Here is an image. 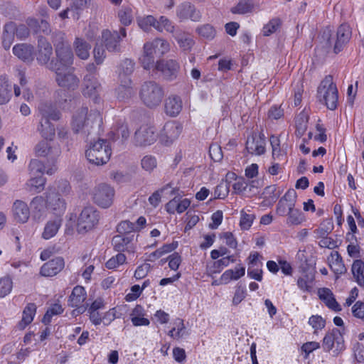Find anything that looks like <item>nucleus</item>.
Returning a JSON list of instances; mask_svg holds the SVG:
<instances>
[{"label": "nucleus", "mask_w": 364, "mask_h": 364, "mask_svg": "<svg viewBox=\"0 0 364 364\" xmlns=\"http://www.w3.org/2000/svg\"><path fill=\"white\" fill-rule=\"evenodd\" d=\"M102 124V117L99 111L89 110L87 107L77 109L72 117L71 126L75 133H81L85 136L98 134Z\"/></svg>", "instance_id": "1"}, {"label": "nucleus", "mask_w": 364, "mask_h": 364, "mask_svg": "<svg viewBox=\"0 0 364 364\" xmlns=\"http://www.w3.org/2000/svg\"><path fill=\"white\" fill-rule=\"evenodd\" d=\"M53 45L55 51V60H52L48 65V68L50 70V66L55 64L60 69H70L73 63V53L70 45L66 39L65 35L63 33H55L53 36Z\"/></svg>", "instance_id": "2"}, {"label": "nucleus", "mask_w": 364, "mask_h": 364, "mask_svg": "<svg viewBox=\"0 0 364 364\" xmlns=\"http://www.w3.org/2000/svg\"><path fill=\"white\" fill-rule=\"evenodd\" d=\"M70 186L67 181H62L58 186V190L55 187H49L44 193L46 209L53 213L55 216H60L64 214L66 209V202L59 191L63 194H68L70 192Z\"/></svg>", "instance_id": "3"}, {"label": "nucleus", "mask_w": 364, "mask_h": 364, "mask_svg": "<svg viewBox=\"0 0 364 364\" xmlns=\"http://www.w3.org/2000/svg\"><path fill=\"white\" fill-rule=\"evenodd\" d=\"M317 97L331 110H335L338 103V92L333 77L327 75L321 82L317 90Z\"/></svg>", "instance_id": "4"}, {"label": "nucleus", "mask_w": 364, "mask_h": 364, "mask_svg": "<svg viewBox=\"0 0 364 364\" xmlns=\"http://www.w3.org/2000/svg\"><path fill=\"white\" fill-rule=\"evenodd\" d=\"M164 96L163 87L155 81H146L141 86L139 97L142 103L150 109L158 107Z\"/></svg>", "instance_id": "5"}, {"label": "nucleus", "mask_w": 364, "mask_h": 364, "mask_svg": "<svg viewBox=\"0 0 364 364\" xmlns=\"http://www.w3.org/2000/svg\"><path fill=\"white\" fill-rule=\"evenodd\" d=\"M112 154L109 142L105 139H99L90 143L85 151V156L89 162L96 166H102L107 163Z\"/></svg>", "instance_id": "6"}, {"label": "nucleus", "mask_w": 364, "mask_h": 364, "mask_svg": "<svg viewBox=\"0 0 364 364\" xmlns=\"http://www.w3.org/2000/svg\"><path fill=\"white\" fill-rule=\"evenodd\" d=\"M100 215L92 206L84 208L77 219V230L79 233H85L92 230L98 223Z\"/></svg>", "instance_id": "7"}, {"label": "nucleus", "mask_w": 364, "mask_h": 364, "mask_svg": "<svg viewBox=\"0 0 364 364\" xmlns=\"http://www.w3.org/2000/svg\"><path fill=\"white\" fill-rule=\"evenodd\" d=\"M159 134L154 126L145 124L141 125L134 132L133 143L136 146H146L154 144Z\"/></svg>", "instance_id": "8"}, {"label": "nucleus", "mask_w": 364, "mask_h": 364, "mask_svg": "<svg viewBox=\"0 0 364 364\" xmlns=\"http://www.w3.org/2000/svg\"><path fill=\"white\" fill-rule=\"evenodd\" d=\"M50 70L55 73V80L60 87L69 90H75L79 85V79L73 73V68L60 69L55 64L50 66Z\"/></svg>", "instance_id": "9"}, {"label": "nucleus", "mask_w": 364, "mask_h": 364, "mask_svg": "<svg viewBox=\"0 0 364 364\" xmlns=\"http://www.w3.org/2000/svg\"><path fill=\"white\" fill-rule=\"evenodd\" d=\"M114 194L113 187L106 183H101L94 188L92 199L97 205L107 208L112 204Z\"/></svg>", "instance_id": "10"}, {"label": "nucleus", "mask_w": 364, "mask_h": 364, "mask_svg": "<svg viewBox=\"0 0 364 364\" xmlns=\"http://www.w3.org/2000/svg\"><path fill=\"white\" fill-rule=\"evenodd\" d=\"M126 36L127 31L124 27H121L119 31L104 30L102 33V41L108 51L119 52L120 41Z\"/></svg>", "instance_id": "11"}, {"label": "nucleus", "mask_w": 364, "mask_h": 364, "mask_svg": "<svg viewBox=\"0 0 364 364\" xmlns=\"http://www.w3.org/2000/svg\"><path fill=\"white\" fill-rule=\"evenodd\" d=\"M35 153L40 157H46L51 161H54L61 154V149L57 143L53 140H42L35 146Z\"/></svg>", "instance_id": "12"}, {"label": "nucleus", "mask_w": 364, "mask_h": 364, "mask_svg": "<svg viewBox=\"0 0 364 364\" xmlns=\"http://www.w3.org/2000/svg\"><path fill=\"white\" fill-rule=\"evenodd\" d=\"M182 129V124L178 122H166L159 135L160 141L165 145L171 144L178 138Z\"/></svg>", "instance_id": "13"}, {"label": "nucleus", "mask_w": 364, "mask_h": 364, "mask_svg": "<svg viewBox=\"0 0 364 364\" xmlns=\"http://www.w3.org/2000/svg\"><path fill=\"white\" fill-rule=\"evenodd\" d=\"M155 68L165 80L172 81L177 77L180 65L173 59H162L156 62Z\"/></svg>", "instance_id": "14"}, {"label": "nucleus", "mask_w": 364, "mask_h": 364, "mask_svg": "<svg viewBox=\"0 0 364 364\" xmlns=\"http://www.w3.org/2000/svg\"><path fill=\"white\" fill-rule=\"evenodd\" d=\"M102 87L94 75L87 74L83 79L82 93L85 97L91 98L95 103L100 102V92Z\"/></svg>", "instance_id": "15"}, {"label": "nucleus", "mask_w": 364, "mask_h": 364, "mask_svg": "<svg viewBox=\"0 0 364 364\" xmlns=\"http://www.w3.org/2000/svg\"><path fill=\"white\" fill-rule=\"evenodd\" d=\"M176 16L179 18L180 21L191 20L194 22H198L202 18V14L193 4L186 1L177 6Z\"/></svg>", "instance_id": "16"}, {"label": "nucleus", "mask_w": 364, "mask_h": 364, "mask_svg": "<svg viewBox=\"0 0 364 364\" xmlns=\"http://www.w3.org/2000/svg\"><path fill=\"white\" fill-rule=\"evenodd\" d=\"M336 343L337 353L345 348L344 341L339 329L333 328L326 334L323 340V347L326 351H330Z\"/></svg>", "instance_id": "17"}, {"label": "nucleus", "mask_w": 364, "mask_h": 364, "mask_svg": "<svg viewBox=\"0 0 364 364\" xmlns=\"http://www.w3.org/2000/svg\"><path fill=\"white\" fill-rule=\"evenodd\" d=\"M133 240L134 235H124L119 234L112 237V244L114 249L119 253H122V252L133 253L134 252Z\"/></svg>", "instance_id": "18"}, {"label": "nucleus", "mask_w": 364, "mask_h": 364, "mask_svg": "<svg viewBox=\"0 0 364 364\" xmlns=\"http://www.w3.org/2000/svg\"><path fill=\"white\" fill-rule=\"evenodd\" d=\"M64 267V259L61 257H57L45 263L41 267L40 272L42 276L53 277L61 272Z\"/></svg>", "instance_id": "19"}, {"label": "nucleus", "mask_w": 364, "mask_h": 364, "mask_svg": "<svg viewBox=\"0 0 364 364\" xmlns=\"http://www.w3.org/2000/svg\"><path fill=\"white\" fill-rule=\"evenodd\" d=\"M265 140L263 136L253 134L248 136L246 141V149L251 154L261 155L265 151Z\"/></svg>", "instance_id": "20"}, {"label": "nucleus", "mask_w": 364, "mask_h": 364, "mask_svg": "<svg viewBox=\"0 0 364 364\" xmlns=\"http://www.w3.org/2000/svg\"><path fill=\"white\" fill-rule=\"evenodd\" d=\"M12 213L15 220L18 223H25L30 218V208L26 203L21 200L14 202Z\"/></svg>", "instance_id": "21"}, {"label": "nucleus", "mask_w": 364, "mask_h": 364, "mask_svg": "<svg viewBox=\"0 0 364 364\" xmlns=\"http://www.w3.org/2000/svg\"><path fill=\"white\" fill-rule=\"evenodd\" d=\"M38 54L37 60L41 65H48L50 63L49 60L53 53V48L48 41L42 37H38Z\"/></svg>", "instance_id": "22"}, {"label": "nucleus", "mask_w": 364, "mask_h": 364, "mask_svg": "<svg viewBox=\"0 0 364 364\" xmlns=\"http://www.w3.org/2000/svg\"><path fill=\"white\" fill-rule=\"evenodd\" d=\"M182 107L181 98L178 95H171L165 100L164 111L169 117H174L178 115L182 110Z\"/></svg>", "instance_id": "23"}, {"label": "nucleus", "mask_w": 364, "mask_h": 364, "mask_svg": "<svg viewBox=\"0 0 364 364\" xmlns=\"http://www.w3.org/2000/svg\"><path fill=\"white\" fill-rule=\"evenodd\" d=\"M351 28L347 23L341 24L337 30V38L334 45V53H338L351 38Z\"/></svg>", "instance_id": "24"}, {"label": "nucleus", "mask_w": 364, "mask_h": 364, "mask_svg": "<svg viewBox=\"0 0 364 364\" xmlns=\"http://www.w3.org/2000/svg\"><path fill=\"white\" fill-rule=\"evenodd\" d=\"M38 109L41 116V120L52 119L57 121L60 117L59 110L50 102H41L38 107Z\"/></svg>", "instance_id": "25"}, {"label": "nucleus", "mask_w": 364, "mask_h": 364, "mask_svg": "<svg viewBox=\"0 0 364 364\" xmlns=\"http://www.w3.org/2000/svg\"><path fill=\"white\" fill-rule=\"evenodd\" d=\"M62 223L63 218L60 216H55L53 219L49 220L45 225L42 237L49 240L54 237L58 232Z\"/></svg>", "instance_id": "26"}, {"label": "nucleus", "mask_w": 364, "mask_h": 364, "mask_svg": "<svg viewBox=\"0 0 364 364\" xmlns=\"http://www.w3.org/2000/svg\"><path fill=\"white\" fill-rule=\"evenodd\" d=\"M318 297L331 309L340 311L341 308L336 301L333 292L328 288H321L318 291Z\"/></svg>", "instance_id": "27"}, {"label": "nucleus", "mask_w": 364, "mask_h": 364, "mask_svg": "<svg viewBox=\"0 0 364 364\" xmlns=\"http://www.w3.org/2000/svg\"><path fill=\"white\" fill-rule=\"evenodd\" d=\"M173 37L176 39L180 48L183 50H191L194 45V41L191 34L179 28L176 30L173 34Z\"/></svg>", "instance_id": "28"}, {"label": "nucleus", "mask_w": 364, "mask_h": 364, "mask_svg": "<svg viewBox=\"0 0 364 364\" xmlns=\"http://www.w3.org/2000/svg\"><path fill=\"white\" fill-rule=\"evenodd\" d=\"M328 265L336 274H342L346 272L342 257L338 252H332L328 257Z\"/></svg>", "instance_id": "29"}, {"label": "nucleus", "mask_w": 364, "mask_h": 364, "mask_svg": "<svg viewBox=\"0 0 364 364\" xmlns=\"http://www.w3.org/2000/svg\"><path fill=\"white\" fill-rule=\"evenodd\" d=\"M131 82L132 81L129 78L121 80V84L116 90L118 100L124 101L133 96L134 90L131 87Z\"/></svg>", "instance_id": "30"}, {"label": "nucleus", "mask_w": 364, "mask_h": 364, "mask_svg": "<svg viewBox=\"0 0 364 364\" xmlns=\"http://www.w3.org/2000/svg\"><path fill=\"white\" fill-rule=\"evenodd\" d=\"M73 46L76 55L82 60H87L90 56L91 46L82 38H76Z\"/></svg>", "instance_id": "31"}, {"label": "nucleus", "mask_w": 364, "mask_h": 364, "mask_svg": "<svg viewBox=\"0 0 364 364\" xmlns=\"http://www.w3.org/2000/svg\"><path fill=\"white\" fill-rule=\"evenodd\" d=\"M37 130L39 132L41 136L46 140L52 141L55 134L54 125L48 119H41Z\"/></svg>", "instance_id": "32"}, {"label": "nucleus", "mask_w": 364, "mask_h": 364, "mask_svg": "<svg viewBox=\"0 0 364 364\" xmlns=\"http://www.w3.org/2000/svg\"><path fill=\"white\" fill-rule=\"evenodd\" d=\"M11 97V85L6 75L0 76V105H6Z\"/></svg>", "instance_id": "33"}, {"label": "nucleus", "mask_w": 364, "mask_h": 364, "mask_svg": "<svg viewBox=\"0 0 364 364\" xmlns=\"http://www.w3.org/2000/svg\"><path fill=\"white\" fill-rule=\"evenodd\" d=\"M16 31V25L9 22L4 26L2 36V45L6 50H9L14 41Z\"/></svg>", "instance_id": "34"}, {"label": "nucleus", "mask_w": 364, "mask_h": 364, "mask_svg": "<svg viewBox=\"0 0 364 364\" xmlns=\"http://www.w3.org/2000/svg\"><path fill=\"white\" fill-rule=\"evenodd\" d=\"M86 299V291L84 287L76 286L73 288L68 299L70 306H77L84 302Z\"/></svg>", "instance_id": "35"}, {"label": "nucleus", "mask_w": 364, "mask_h": 364, "mask_svg": "<svg viewBox=\"0 0 364 364\" xmlns=\"http://www.w3.org/2000/svg\"><path fill=\"white\" fill-rule=\"evenodd\" d=\"M36 311V306L33 303L27 304L23 309L22 319L18 324L19 329H24L33 321Z\"/></svg>", "instance_id": "36"}, {"label": "nucleus", "mask_w": 364, "mask_h": 364, "mask_svg": "<svg viewBox=\"0 0 364 364\" xmlns=\"http://www.w3.org/2000/svg\"><path fill=\"white\" fill-rule=\"evenodd\" d=\"M296 200V192L292 188L289 189L284 196L279 200L277 207V213L282 216L285 215L286 207L284 205V202H291V203H295Z\"/></svg>", "instance_id": "37"}, {"label": "nucleus", "mask_w": 364, "mask_h": 364, "mask_svg": "<svg viewBox=\"0 0 364 364\" xmlns=\"http://www.w3.org/2000/svg\"><path fill=\"white\" fill-rule=\"evenodd\" d=\"M46 183V178L42 176H33L26 183V187L29 191L40 193L44 189Z\"/></svg>", "instance_id": "38"}, {"label": "nucleus", "mask_w": 364, "mask_h": 364, "mask_svg": "<svg viewBox=\"0 0 364 364\" xmlns=\"http://www.w3.org/2000/svg\"><path fill=\"white\" fill-rule=\"evenodd\" d=\"M27 23L29 28L36 33L43 32L45 34H49L51 31L49 23L45 20L38 22L36 19L30 18L28 19Z\"/></svg>", "instance_id": "39"}, {"label": "nucleus", "mask_w": 364, "mask_h": 364, "mask_svg": "<svg viewBox=\"0 0 364 364\" xmlns=\"http://www.w3.org/2000/svg\"><path fill=\"white\" fill-rule=\"evenodd\" d=\"M136 21L138 26L144 31H150L151 27L161 30L159 26H156V24H159L158 21L153 16L149 15L144 17H137Z\"/></svg>", "instance_id": "40"}, {"label": "nucleus", "mask_w": 364, "mask_h": 364, "mask_svg": "<svg viewBox=\"0 0 364 364\" xmlns=\"http://www.w3.org/2000/svg\"><path fill=\"white\" fill-rule=\"evenodd\" d=\"M254 4L250 1H241L231 9L232 14H246L252 12Z\"/></svg>", "instance_id": "41"}, {"label": "nucleus", "mask_w": 364, "mask_h": 364, "mask_svg": "<svg viewBox=\"0 0 364 364\" xmlns=\"http://www.w3.org/2000/svg\"><path fill=\"white\" fill-rule=\"evenodd\" d=\"M118 17L124 26H129L133 20V10L130 6H122L118 12Z\"/></svg>", "instance_id": "42"}, {"label": "nucleus", "mask_w": 364, "mask_h": 364, "mask_svg": "<svg viewBox=\"0 0 364 364\" xmlns=\"http://www.w3.org/2000/svg\"><path fill=\"white\" fill-rule=\"evenodd\" d=\"M30 205L35 216L38 214L40 215L46 208L44 195L34 197L31 201Z\"/></svg>", "instance_id": "43"}, {"label": "nucleus", "mask_w": 364, "mask_h": 364, "mask_svg": "<svg viewBox=\"0 0 364 364\" xmlns=\"http://www.w3.org/2000/svg\"><path fill=\"white\" fill-rule=\"evenodd\" d=\"M13 53L23 60H29L31 57V50L30 48L25 44L16 45L13 48Z\"/></svg>", "instance_id": "44"}, {"label": "nucleus", "mask_w": 364, "mask_h": 364, "mask_svg": "<svg viewBox=\"0 0 364 364\" xmlns=\"http://www.w3.org/2000/svg\"><path fill=\"white\" fill-rule=\"evenodd\" d=\"M308 117L304 113H301L296 118V133L298 136H302L307 129Z\"/></svg>", "instance_id": "45"}, {"label": "nucleus", "mask_w": 364, "mask_h": 364, "mask_svg": "<svg viewBox=\"0 0 364 364\" xmlns=\"http://www.w3.org/2000/svg\"><path fill=\"white\" fill-rule=\"evenodd\" d=\"M287 215V223L290 225H299L304 220V215L299 209L294 208L288 211Z\"/></svg>", "instance_id": "46"}, {"label": "nucleus", "mask_w": 364, "mask_h": 364, "mask_svg": "<svg viewBox=\"0 0 364 364\" xmlns=\"http://www.w3.org/2000/svg\"><path fill=\"white\" fill-rule=\"evenodd\" d=\"M13 282L9 277L0 278V297H4L11 293Z\"/></svg>", "instance_id": "47"}, {"label": "nucleus", "mask_w": 364, "mask_h": 364, "mask_svg": "<svg viewBox=\"0 0 364 364\" xmlns=\"http://www.w3.org/2000/svg\"><path fill=\"white\" fill-rule=\"evenodd\" d=\"M281 20L278 18H272L269 22L263 27V35L269 36L275 33L281 26Z\"/></svg>", "instance_id": "48"}, {"label": "nucleus", "mask_w": 364, "mask_h": 364, "mask_svg": "<svg viewBox=\"0 0 364 364\" xmlns=\"http://www.w3.org/2000/svg\"><path fill=\"white\" fill-rule=\"evenodd\" d=\"M127 259L126 256L123 253H118L117 255L111 257L105 264V266L109 269L117 268L119 265L125 263Z\"/></svg>", "instance_id": "49"}, {"label": "nucleus", "mask_w": 364, "mask_h": 364, "mask_svg": "<svg viewBox=\"0 0 364 364\" xmlns=\"http://www.w3.org/2000/svg\"><path fill=\"white\" fill-rule=\"evenodd\" d=\"M134 70V63L130 59H125L119 66V76L123 75L125 78L130 75Z\"/></svg>", "instance_id": "50"}, {"label": "nucleus", "mask_w": 364, "mask_h": 364, "mask_svg": "<svg viewBox=\"0 0 364 364\" xmlns=\"http://www.w3.org/2000/svg\"><path fill=\"white\" fill-rule=\"evenodd\" d=\"M196 31L203 38L213 39L216 34V31L210 24H204L197 28Z\"/></svg>", "instance_id": "51"}, {"label": "nucleus", "mask_w": 364, "mask_h": 364, "mask_svg": "<svg viewBox=\"0 0 364 364\" xmlns=\"http://www.w3.org/2000/svg\"><path fill=\"white\" fill-rule=\"evenodd\" d=\"M135 230H137V227L129 220L122 221L117 227V231L119 234L124 235H128L127 234Z\"/></svg>", "instance_id": "52"}, {"label": "nucleus", "mask_w": 364, "mask_h": 364, "mask_svg": "<svg viewBox=\"0 0 364 364\" xmlns=\"http://www.w3.org/2000/svg\"><path fill=\"white\" fill-rule=\"evenodd\" d=\"M156 54L164 55L170 50V44L164 39L156 38L153 41Z\"/></svg>", "instance_id": "53"}, {"label": "nucleus", "mask_w": 364, "mask_h": 364, "mask_svg": "<svg viewBox=\"0 0 364 364\" xmlns=\"http://www.w3.org/2000/svg\"><path fill=\"white\" fill-rule=\"evenodd\" d=\"M28 168L32 176L42 174L45 171V166L42 161L38 159H32L30 161Z\"/></svg>", "instance_id": "54"}, {"label": "nucleus", "mask_w": 364, "mask_h": 364, "mask_svg": "<svg viewBox=\"0 0 364 364\" xmlns=\"http://www.w3.org/2000/svg\"><path fill=\"white\" fill-rule=\"evenodd\" d=\"M255 216L252 214H247L244 210L241 211V218L240 225L242 230H248L251 227Z\"/></svg>", "instance_id": "55"}, {"label": "nucleus", "mask_w": 364, "mask_h": 364, "mask_svg": "<svg viewBox=\"0 0 364 364\" xmlns=\"http://www.w3.org/2000/svg\"><path fill=\"white\" fill-rule=\"evenodd\" d=\"M90 0H72V5L70 6L71 11H76V13L73 15L74 18L78 19V11L84 9L87 7Z\"/></svg>", "instance_id": "56"}, {"label": "nucleus", "mask_w": 364, "mask_h": 364, "mask_svg": "<svg viewBox=\"0 0 364 364\" xmlns=\"http://www.w3.org/2000/svg\"><path fill=\"white\" fill-rule=\"evenodd\" d=\"M209 154L210 158L216 162L220 161L223 157L221 147L216 144H211L209 148Z\"/></svg>", "instance_id": "57"}, {"label": "nucleus", "mask_w": 364, "mask_h": 364, "mask_svg": "<svg viewBox=\"0 0 364 364\" xmlns=\"http://www.w3.org/2000/svg\"><path fill=\"white\" fill-rule=\"evenodd\" d=\"M89 314H90V321H92V323L95 325H99L100 324V323L102 322V319H106L107 316H112V318L111 319H114V314H112L110 311H107L105 316H103V318L101 317L100 313L97 311H88Z\"/></svg>", "instance_id": "58"}, {"label": "nucleus", "mask_w": 364, "mask_h": 364, "mask_svg": "<svg viewBox=\"0 0 364 364\" xmlns=\"http://www.w3.org/2000/svg\"><path fill=\"white\" fill-rule=\"evenodd\" d=\"M141 167L147 171H151L156 167V160L155 157L152 156H145L141 159Z\"/></svg>", "instance_id": "59"}, {"label": "nucleus", "mask_w": 364, "mask_h": 364, "mask_svg": "<svg viewBox=\"0 0 364 364\" xmlns=\"http://www.w3.org/2000/svg\"><path fill=\"white\" fill-rule=\"evenodd\" d=\"M229 192V186L225 183H220L218 185L214 191L215 198H225Z\"/></svg>", "instance_id": "60"}, {"label": "nucleus", "mask_w": 364, "mask_h": 364, "mask_svg": "<svg viewBox=\"0 0 364 364\" xmlns=\"http://www.w3.org/2000/svg\"><path fill=\"white\" fill-rule=\"evenodd\" d=\"M313 281V277H309V275H305L302 277H300L297 281V284L299 287L305 291H309L311 289V282Z\"/></svg>", "instance_id": "61"}, {"label": "nucleus", "mask_w": 364, "mask_h": 364, "mask_svg": "<svg viewBox=\"0 0 364 364\" xmlns=\"http://www.w3.org/2000/svg\"><path fill=\"white\" fill-rule=\"evenodd\" d=\"M158 23L159 24H156V26H159V28H161L160 31L162 30L163 27L166 31L173 34L176 30L177 29L172 24L171 21L164 16H161L159 21H158Z\"/></svg>", "instance_id": "62"}, {"label": "nucleus", "mask_w": 364, "mask_h": 364, "mask_svg": "<svg viewBox=\"0 0 364 364\" xmlns=\"http://www.w3.org/2000/svg\"><path fill=\"white\" fill-rule=\"evenodd\" d=\"M309 323L314 329H322L326 324L325 320L318 315L311 316Z\"/></svg>", "instance_id": "63"}, {"label": "nucleus", "mask_w": 364, "mask_h": 364, "mask_svg": "<svg viewBox=\"0 0 364 364\" xmlns=\"http://www.w3.org/2000/svg\"><path fill=\"white\" fill-rule=\"evenodd\" d=\"M351 271L354 277L363 274L364 262L361 259L355 260L352 264Z\"/></svg>", "instance_id": "64"}]
</instances>
